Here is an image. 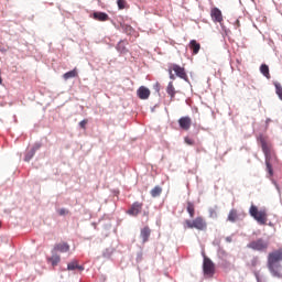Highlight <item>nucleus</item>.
<instances>
[{
	"instance_id": "23",
	"label": "nucleus",
	"mask_w": 282,
	"mask_h": 282,
	"mask_svg": "<svg viewBox=\"0 0 282 282\" xmlns=\"http://www.w3.org/2000/svg\"><path fill=\"white\" fill-rule=\"evenodd\" d=\"M150 195L152 197H160V195H162V187L155 186L154 188L151 189Z\"/></svg>"
},
{
	"instance_id": "4",
	"label": "nucleus",
	"mask_w": 282,
	"mask_h": 282,
	"mask_svg": "<svg viewBox=\"0 0 282 282\" xmlns=\"http://www.w3.org/2000/svg\"><path fill=\"white\" fill-rule=\"evenodd\" d=\"M184 228H189V229L195 228L196 230H206V228H208V224L206 223L204 217L198 216L194 220L186 219L184 221Z\"/></svg>"
},
{
	"instance_id": "28",
	"label": "nucleus",
	"mask_w": 282,
	"mask_h": 282,
	"mask_svg": "<svg viewBox=\"0 0 282 282\" xmlns=\"http://www.w3.org/2000/svg\"><path fill=\"white\" fill-rule=\"evenodd\" d=\"M57 213H58V215H59L61 217H63V216H65V215H69V210L66 209V208H61V209L57 210Z\"/></svg>"
},
{
	"instance_id": "9",
	"label": "nucleus",
	"mask_w": 282,
	"mask_h": 282,
	"mask_svg": "<svg viewBox=\"0 0 282 282\" xmlns=\"http://www.w3.org/2000/svg\"><path fill=\"white\" fill-rule=\"evenodd\" d=\"M210 17L214 23H224V14L219 8L215 7L210 10Z\"/></svg>"
},
{
	"instance_id": "18",
	"label": "nucleus",
	"mask_w": 282,
	"mask_h": 282,
	"mask_svg": "<svg viewBox=\"0 0 282 282\" xmlns=\"http://www.w3.org/2000/svg\"><path fill=\"white\" fill-rule=\"evenodd\" d=\"M166 94H169V96L171 97V100L175 98V94H177V91H175V86H173V82H170L167 84Z\"/></svg>"
},
{
	"instance_id": "15",
	"label": "nucleus",
	"mask_w": 282,
	"mask_h": 282,
	"mask_svg": "<svg viewBox=\"0 0 282 282\" xmlns=\"http://www.w3.org/2000/svg\"><path fill=\"white\" fill-rule=\"evenodd\" d=\"M140 237L142 239V242L147 243V241H149V237H151V228L144 227L143 229H141Z\"/></svg>"
},
{
	"instance_id": "3",
	"label": "nucleus",
	"mask_w": 282,
	"mask_h": 282,
	"mask_svg": "<svg viewBox=\"0 0 282 282\" xmlns=\"http://www.w3.org/2000/svg\"><path fill=\"white\" fill-rule=\"evenodd\" d=\"M249 214L253 219H256V221H258V224H260V226H265V224H268V210L265 208L259 210L257 206L251 205Z\"/></svg>"
},
{
	"instance_id": "33",
	"label": "nucleus",
	"mask_w": 282,
	"mask_h": 282,
	"mask_svg": "<svg viewBox=\"0 0 282 282\" xmlns=\"http://www.w3.org/2000/svg\"><path fill=\"white\" fill-rule=\"evenodd\" d=\"M227 241H231L230 238H227Z\"/></svg>"
},
{
	"instance_id": "24",
	"label": "nucleus",
	"mask_w": 282,
	"mask_h": 282,
	"mask_svg": "<svg viewBox=\"0 0 282 282\" xmlns=\"http://www.w3.org/2000/svg\"><path fill=\"white\" fill-rule=\"evenodd\" d=\"M117 50H118V52H121V53L127 52V47L124 46V41H121L118 43Z\"/></svg>"
},
{
	"instance_id": "21",
	"label": "nucleus",
	"mask_w": 282,
	"mask_h": 282,
	"mask_svg": "<svg viewBox=\"0 0 282 282\" xmlns=\"http://www.w3.org/2000/svg\"><path fill=\"white\" fill-rule=\"evenodd\" d=\"M186 210H187L189 217L193 219V217H195V204L187 202Z\"/></svg>"
},
{
	"instance_id": "17",
	"label": "nucleus",
	"mask_w": 282,
	"mask_h": 282,
	"mask_svg": "<svg viewBox=\"0 0 282 282\" xmlns=\"http://www.w3.org/2000/svg\"><path fill=\"white\" fill-rule=\"evenodd\" d=\"M237 219H239V213L237 212V209H231L228 214L227 220L231 221V224H235Z\"/></svg>"
},
{
	"instance_id": "7",
	"label": "nucleus",
	"mask_w": 282,
	"mask_h": 282,
	"mask_svg": "<svg viewBox=\"0 0 282 282\" xmlns=\"http://www.w3.org/2000/svg\"><path fill=\"white\" fill-rule=\"evenodd\" d=\"M170 68L172 69V72L175 73V75L178 78H182V80H186L188 82V75L186 74V69L177 64H171Z\"/></svg>"
},
{
	"instance_id": "6",
	"label": "nucleus",
	"mask_w": 282,
	"mask_h": 282,
	"mask_svg": "<svg viewBox=\"0 0 282 282\" xmlns=\"http://www.w3.org/2000/svg\"><path fill=\"white\" fill-rule=\"evenodd\" d=\"M203 272L206 276H213L215 274V263L210 258H204Z\"/></svg>"
},
{
	"instance_id": "30",
	"label": "nucleus",
	"mask_w": 282,
	"mask_h": 282,
	"mask_svg": "<svg viewBox=\"0 0 282 282\" xmlns=\"http://www.w3.org/2000/svg\"><path fill=\"white\" fill-rule=\"evenodd\" d=\"M87 122H89L87 119H84L79 122L80 129H87Z\"/></svg>"
},
{
	"instance_id": "31",
	"label": "nucleus",
	"mask_w": 282,
	"mask_h": 282,
	"mask_svg": "<svg viewBox=\"0 0 282 282\" xmlns=\"http://www.w3.org/2000/svg\"><path fill=\"white\" fill-rule=\"evenodd\" d=\"M209 217H212V218L217 217V209L210 208V209H209Z\"/></svg>"
},
{
	"instance_id": "11",
	"label": "nucleus",
	"mask_w": 282,
	"mask_h": 282,
	"mask_svg": "<svg viewBox=\"0 0 282 282\" xmlns=\"http://www.w3.org/2000/svg\"><path fill=\"white\" fill-rule=\"evenodd\" d=\"M137 96L140 98V100H149V97L151 96V90L149 88L141 86L137 90Z\"/></svg>"
},
{
	"instance_id": "12",
	"label": "nucleus",
	"mask_w": 282,
	"mask_h": 282,
	"mask_svg": "<svg viewBox=\"0 0 282 282\" xmlns=\"http://www.w3.org/2000/svg\"><path fill=\"white\" fill-rule=\"evenodd\" d=\"M53 252H69V245L67 242H59L54 246Z\"/></svg>"
},
{
	"instance_id": "26",
	"label": "nucleus",
	"mask_w": 282,
	"mask_h": 282,
	"mask_svg": "<svg viewBox=\"0 0 282 282\" xmlns=\"http://www.w3.org/2000/svg\"><path fill=\"white\" fill-rule=\"evenodd\" d=\"M117 6L119 10H124V8L127 7V0H118Z\"/></svg>"
},
{
	"instance_id": "8",
	"label": "nucleus",
	"mask_w": 282,
	"mask_h": 282,
	"mask_svg": "<svg viewBox=\"0 0 282 282\" xmlns=\"http://www.w3.org/2000/svg\"><path fill=\"white\" fill-rule=\"evenodd\" d=\"M144 207V204L140 202H134L130 208L127 210V215H130L131 217H138L140 213H142V208Z\"/></svg>"
},
{
	"instance_id": "1",
	"label": "nucleus",
	"mask_w": 282,
	"mask_h": 282,
	"mask_svg": "<svg viewBox=\"0 0 282 282\" xmlns=\"http://www.w3.org/2000/svg\"><path fill=\"white\" fill-rule=\"evenodd\" d=\"M282 250H275L268 256V268L273 276H281Z\"/></svg>"
},
{
	"instance_id": "13",
	"label": "nucleus",
	"mask_w": 282,
	"mask_h": 282,
	"mask_svg": "<svg viewBox=\"0 0 282 282\" xmlns=\"http://www.w3.org/2000/svg\"><path fill=\"white\" fill-rule=\"evenodd\" d=\"M93 19H95V21H101V22L109 21V14L105 12H94Z\"/></svg>"
},
{
	"instance_id": "19",
	"label": "nucleus",
	"mask_w": 282,
	"mask_h": 282,
	"mask_svg": "<svg viewBox=\"0 0 282 282\" xmlns=\"http://www.w3.org/2000/svg\"><path fill=\"white\" fill-rule=\"evenodd\" d=\"M78 76V70L74 68L63 75L64 80H69V78H76Z\"/></svg>"
},
{
	"instance_id": "34",
	"label": "nucleus",
	"mask_w": 282,
	"mask_h": 282,
	"mask_svg": "<svg viewBox=\"0 0 282 282\" xmlns=\"http://www.w3.org/2000/svg\"><path fill=\"white\" fill-rule=\"evenodd\" d=\"M0 228H1V221H0Z\"/></svg>"
},
{
	"instance_id": "2",
	"label": "nucleus",
	"mask_w": 282,
	"mask_h": 282,
	"mask_svg": "<svg viewBox=\"0 0 282 282\" xmlns=\"http://www.w3.org/2000/svg\"><path fill=\"white\" fill-rule=\"evenodd\" d=\"M261 147H262V151L265 155L267 171H268L270 177H272L274 175V171L272 170V164L270 162H272V160H274V158H276V154H274V150H272V147L270 144H268L267 142H263Z\"/></svg>"
},
{
	"instance_id": "27",
	"label": "nucleus",
	"mask_w": 282,
	"mask_h": 282,
	"mask_svg": "<svg viewBox=\"0 0 282 282\" xmlns=\"http://www.w3.org/2000/svg\"><path fill=\"white\" fill-rule=\"evenodd\" d=\"M34 158V150H31L26 155H25V162H30Z\"/></svg>"
},
{
	"instance_id": "16",
	"label": "nucleus",
	"mask_w": 282,
	"mask_h": 282,
	"mask_svg": "<svg viewBox=\"0 0 282 282\" xmlns=\"http://www.w3.org/2000/svg\"><path fill=\"white\" fill-rule=\"evenodd\" d=\"M189 50H192L193 54H199V50H202V45L197 43L195 40L189 42Z\"/></svg>"
},
{
	"instance_id": "5",
	"label": "nucleus",
	"mask_w": 282,
	"mask_h": 282,
	"mask_svg": "<svg viewBox=\"0 0 282 282\" xmlns=\"http://www.w3.org/2000/svg\"><path fill=\"white\" fill-rule=\"evenodd\" d=\"M247 248H249L250 250H254L256 252H268V248H270V242H268L263 238H259L249 242L247 245Z\"/></svg>"
},
{
	"instance_id": "10",
	"label": "nucleus",
	"mask_w": 282,
	"mask_h": 282,
	"mask_svg": "<svg viewBox=\"0 0 282 282\" xmlns=\"http://www.w3.org/2000/svg\"><path fill=\"white\" fill-rule=\"evenodd\" d=\"M178 126L183 131H188L193 126V119L191 117H181L178 119Z\"/></svg>"
},
{
	"instance_id": "32",
	"label": "nucleus",
	"mask_w": 282,
	"mask_h": 282,
	"mask_svg": "<svg viewBox=\"0 0 282 282\" xmlns=\"http://www.w3.org/2000/svg\"><path fill=\"white\" fill-rule=\"evenodd\" d=\"M167 72H169V74H170V79H171V80H175V75L173 74V69H171V66H169Z\"/></svg>"
},
{
	"instance_id": "20",
	"label": "nucleus",
	"mask_w": 282,
	"mask_h": 282,
	"mask_svg": "<svg viewBox=\"0 0 282 282\" xmlns=\"http://www.w3.org/2000/svg\"><path fill=\"white\" fill-rule=\"evenodd\" d=\"M50 263H52L53 268H56L58 263H61V256L54 253L51 258H48Z\"/></svg>"
},
{
	"instance_id": "22",
	"label": "nucleus",
	"mask_w": 282,
	"mask_h": 282,
	"mask_svg": "<svg viewBox=\"0 0 282 282\" xmlns=\"http://www.w3.org/2000/svg\"><path fill=\"white\" fill-rule=\"evenodd\" d=\"M260 72H261L262 75L265 76V78H270V67L268 65L262 64L260 66Z\"/></svg>"
},
{
	"instance_id": "29",
	"label": "nucleus",
	"mask_w": 282,
	"mask_h": 282,
	"mask_svg": "<svg viewBox=\"0 0 282 282\" xmlns=\"http://www.w3.org/2000/svg\"><path fill=\"white\" fill-rule=\"evenodd\" d=\"M250 265L251 268H257V265H259V258L257 257L252 258Z\"/></svg>"
},
{
	"instance_id": "25",
	"label": "nucleus",
	"mask_w": 282,
	"mask_h": 282,
	"mask_svg": "<svg viewBox=\"0 0 282 282\" xmlns=\"http://www.w3.org/2000/svg\"><path fill=\"white\" fill-rule=\"evenodd\" d=\"M275 94L279 96L280 100H282V87H281V84H275Z\"/></svg>"
},
{
	"instance_id": "14",
	"label": "nucleus",
	"mask_w": 282,
	"mask_h": 282,
	"mask_svg": "<svg viewBox=\"0 0 282 282\" xmlns=\"http://www.w3.org/2000/svg\"><path fill=\"white\" fill-rule=\"evenodd\" d=\"M67 270L69 271L79 270L80 272H83V270H85V267L78 264L77 260H73L67 264Z\"/></svg>"
}]
</instances>
